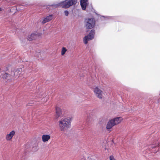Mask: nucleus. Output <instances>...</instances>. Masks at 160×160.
Returning <instances> with one entry per match:
<instances>
[{"mask_svg": "<svg viewBox=\"0 0 160 160\" xmlns=\"http://www.w3.org/2000/svg\"><path fill=\"white\" fill-rule=\"evenodd\" d=\"M71 119L67 118L62 119L58 121L59 129L60 131L65 132L69 129L71 126Z\"/></svg>", "mask_w": 160, "mask_h": 160, "instance_id": "nucleus-1", "label": "nucleus"}, {"mask_svg": "<svg viewBox=\"0 0 160 160\" xmlns=\"http://www.w3.org/2000/svg\"><path fill=\"white\" fill-rule=\"evenodd\" d=\"M123 120V118L121 117H117L112 119L108 121L106 125V129L109 130L114 126L120 123Z\"/></svg>", "mask_w": 160, "mask_h": 160, "instance_id": "nucleus-2", "label": "nucleus"}, {"mask_svg": "<svg viewBox=\"0 0 160 160\" xmlns=\"http://www.w3.org/2000/svg\"><path fill=\"white\" fill-rule=\"evenodd\" d=\"M76 3V0H66L56 5V6L57 7L61 6L63 8H67L71 6L75 5Z\"/></svg>", "mask_w": 160, "mask_h": 160, "instance_id": "nucleus-3", "label": "nucleus"}, {"mask_svg": "<svg viewBox=\"0 0 160 160\" xmlns=\"http://www.w3.org/2000/svg\"><path fill=\"white\" fill-rule=\"evenodd\" d=\"M85 24L87 29H91L95 25V21L93 18L86 19Z\"/></svg>", "mask_w": 160, "mask_h": 160, "instance_id": "nucleus-4", "label": "nucleus"}, {"mask_svg": "<svg viewBox=\"0 0 160 160\" xmlns=\"http://www.w3.org/2000/svg\"><path fill=\"white\" fill-rule=\"evenodd\" d=\"M95 34V31L93 29H92L90 32L89 34L85 36L83 39L84 42L85 44H87L88 41L91 40L93 38Z\"/></svg>", "mask_w": 160, "mask_h": 160, "instance_id": "nucleus-5", "label": "nucleus"}, {"mask_svg": "<svg viewBox=\"0 0 160 160\" xmlns=\"http://www.w3.org/2000/svg\"><path fill=\"white\" fill-rule=\"evenodd\" d=\"M96 96L99 99H102L103 97V92L98 87H96L93 91Z\"/></svg>", "mask_w": 160, "mask_h": 160, "instance_id": "nucleus-6", "label": "nucleus"}, {"mask_svg": "<svg viewBox=\"0 0 160 160\" xmlns=\"http://www.w3.org/2000/svg\"><path fill=\"white\" fill-rule=\"evenodd\" d=\"M80 4L82 9L84 10L88 4V0H81Z\"/></svg>", "mask_w": 160, "mask_h": 160, "instance_id": "nucleus-7", "label": "nucleus"}, {"mask_svg": "<svg viewBox=\"0 0 160 160\" xmlns=\"http://www.w3.org/2000/svg\"><path fill=\"white\" fill-rule=\"evenodd\" d=\"M15 134V132L14 130H12L10 132L9 134L6 135L5 138L7 141H10L12 137Z\"/></svg>", "mask_w": 160, "mask_h": 160, "instance_id": "nucleus-8", "label": "nucleus"}, {"mask_svg": "<svg viewBox=\"0 0 160 160\" xmlns=\"http://www.w3.org/2000/svg\"><path fill=\"white\" fill-rule=\"evenodd\" d=\"M52 19V15H51L48 16H47L45 18H44L42 21V24H44L46 22H48L49 21H51Z\"/></svg>", "mask_w": 160, "mask_h": 160, "instance_id": "nucleus-9", "label": "nucleus"}, {"mask_svg": "<svg viewBox=\"0 0 160 160\" xmlns=\"http://www.w3.org/2000/svg\"><path fill=\"white\" fill-rule=\"evenodd\" d=\"M38 36V35L37 34L32 33L28 36V39L30 41H32L36 39Z\"/></svg>", "mask_w": 160, "mask_h": 160, "instance_id": "nucleus-10", "label": "nucleus"}, {"mask_svg": "<svg viewBox=\"0 0 160 160\" xmlns=\"http://www.w3.org/2000/svg\"><path fill=\"white\" fill-rule=\"evenodd\" d=\"M50 138V136L49 135H43L42 136V140L44 142L48 141Z\"/></svg>", "mask_w": 160, "mask_h": 160, "instance_id": "nucleus-11", "label": "nucleus"}, {"mask_svg": "<svg viewBox=\"0 0 160 160\" xmlns=\"http://www.w3.org/2000/svg\"><path fill=\"white\" fill-rule=\"evenodd\" d=\"M94 121V119L92 117L90 116L88 117L87 119V122L88 124H92Z\"/></svg>", "mask_w": 160, "mask_h": 160, "instance_id": "nucleus-12", "label": "nucleus"}, {"mask_svg": "<svg viewBox=\"0 0 160 160\" xmlns=\"http://www.w3.org/2000/svg\"><path fill=\"white\" fill-rule=\"evenodd\" d=\"M67 49L65 47H62V48L61 54L62 56L64 55L67 51Z\"/></svg>", "mask_w": 160, "mask_h": 160, "instance_id": "nucleus-13", "label": "nucleus"}, {"mask_svg": "<svg viewBox=\"0 0 160 160\" xmlns=\"http://www.w3.org/2000/svg\"><path fill=\"white\" fill-rule=\"evenodd\" d=\"M22 69L21 68H18L16 71L15 72V75L17 74V75H20L22 72Z\"/></svg>", "mask_w": 160, "mask_h": 160, "instance_id": "nucleus-14", "label": "nucleus"}, {"mask_svg": "<svg viewBox=\"0 0 160 160\" xmlns=\"http://www.w3.org/2000/svg\"><path fill=\"white\" fill-rule=\"evenodd\" d=\"M9 74L7 73H5L2 76V78L3 79H7L8 78Z\"/></svg>", "mask_w": 160, "mask_h": 160, "instance_id": "nucleus-15", "label": "nucleus"}, {"mask_svg": "<svg viewBox=\"0 0 160 160\" xmlns=\"http://www.w3.org/2000/svg\"><path fill=\"white\" fill-rule=\"evenodd\" d=\"M109 160H116L112 155H111L109 157Z\"/></svg>", "mask_w": 160, "mask_h": 160, "instance_id": "nucleus-16", "label": "nucleus"}, {"mask_svg": "<svg viewBox=\"0 0 160 160\" xmlns=\"http://www.w3.org/2000/svg\"><path fill=\"white\" fill-rule=\"evenodd\" d=\"M64 14L66 16H68V11L66 10L64 11Z\"/></svg>", "mask_w": 160, "mask_h": 160, "instance_id": "nucleus-17", "label": "nucleus"}, {"mask_svg": "<svg viewBox=\"0 0 160 160\" xmlns=\"http://www.w3.org/2000/svg\"><path fill=\"white\" fill-rule=\"evenodd\" d=\"M56 113L58 116H59L60 115V113L59 112H58V109H56Z\"/></svg>", "mask_w": 160, "mask_h": 160, "instance_id": "nucleus-18", "label": "nucleus"}, {"mask_svg": "<svg viewBox=\"0 0 160 160\" xmlns=\"http://www.w3.org/2000/svg\"><path fill=\"white\" fill-rule=\"evenodd\" d=\"M32 104V103H28V105H29V106H31Z\"/></svg>", "mask_w": 160, "mask_h": 160, "instance_id": "nucleus-19", "label": "nucleus"}, {"mask_svg": "<svg viewBox=\"0 0 160 160\" xmlns=\"http://www.w3.org/2000/svg\"><path fill=\"white\" fill-rule=\"evenodd\" d=\"M2 11L1 8H0V12Z\"/></svg>", "mask_w": 160, "mask_h": 160, "instance_id": "nucleus-20", "label": "nucleus"}]
</instances>
